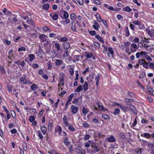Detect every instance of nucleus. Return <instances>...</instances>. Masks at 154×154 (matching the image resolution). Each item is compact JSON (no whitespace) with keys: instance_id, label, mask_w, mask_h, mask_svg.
I'll use <instances>...</instances> for the list:
<instances>
[{"instance_id":"4c0bfd02","label":"nucleus","mask_w":154,"mask_h":154,"mask_svg":"<svg viewBox=\"0 0 154 154\" xmlns=\"http://www.w3.org/2000/svg\"><path fill=\"white\" fill-rule=\"evenodd\" d=\"M54 46L57 51H59L60 50V47L59 44L57 43H55Z\"/></svg>"},{"instance_id":"1a4fd4ad","label":"nucleus","mask_w":154,"mask_h":154,"mask_svg":"<svg viewBox=\"0 0 154 154\" xmlns=\"http://www.w3.org/2000/svg\"><path fill=\"white\" fill-rule=\"evenodd\" d=\"M55 131L56 133L57 132L60 136L61 135L62 131L61 127L60 125H57L55 128Z\"/></svg>"},{"instance_id":"09e8293b","label":"nucleus","mask_w":154,"mask_h":154,"mask_svg":"<svg viewBox=\"0 0 154 154\" xmlns=\"http://www.w3.org/2000/svg\"><path fill=\"white\" fill-rule=\"evenodd\" d=\"M29 121L31 122H32L34 121L35 120V118L33 116H31L29 118Z\"/></svg>"},{"instance_id":"c03bdc74","label":"nucleus","mask_w":154,"mask_h":154,"mask_svg":"<svg viewBox=\"0 0 154 154\" xmlns=\"http://www.w3.org/2000/svg\"><path fill=\"white\" fill-rule=\"evenodd\" d=\"M36 54L38 57H39L40 58L42 57H43L42 54L39 51H38L36 53Z\"/></svg>"},{"instance_id":"603ef678","label":"nucleus","mask_w":154,"mask_h":154,"mask_svg":"<svg viewBox=\"0 0 154 154\" xmlns=\"http://www.w3.org/2000/svg\"><path fill=\"white\" fill-rule=\"evenodd\" d=\"M92 122L95 123H98L99 122L98 118H94L92 121Z\"/></svg>"},{"instance_id":"412c9836","label":"nucleus","mask_w":154,"mask_h":154,"mask_svg":"<svg viewBox=\"0 0 154 154\" xmlns=\"http://www.w3.org/2000/svg\"><path fill=\"white\" fill-rule=\"evenodd\" d=\"M148 35L152 38L154 37V30L153 29H151V30H149L148 32Z\"/></svg>"},{"instance_id":"49530a36","label":"nucleus","mask_w":154,"mask_h":154,"mask_svg":"<svg viewBox=\"0 0 154 154\" xmlns=\"http://www.w3.org/2000/svg\"><path fill=\"white\" fill-rule=\"evenodd\" d=\"M82 90L83 89L82 88V86L81 85H80L76 89L75 91L76 92H79Z\"/></svg>"},{"instance_id":"9b49d317","label":"nucleus","mask_w":154,"mask_h":154,"mask_svg":"<svg viewBox=\"0 0 154 154\" xmlns=\"http://www.w3.org/2000/svg\"><path fill=\"white\" fill-rule=\"evenodd\" d=\"M63 120L64 125L66 127H68L69 125V123L68 122L67 117L66 115H64L63 116Z\"/></svg>"},{"instance_id":"b1692460","label":"nucleus","mask_w":154,"mask_h":154,"mask_svg":"<svg viewBox=\"0 0 154 154\" xmlns=\"http://www.w3.org/2000/svg\"><path fill=\"white\" fill-rule=\"evenodd\" d=\"M49 8V5L48 4H45L42 7V8L45 11H47Z\"/></svg>"},{"instance_id":"e433bc0d","label":"nucleus","mask_w":154,"mask_h":154,"mask_svg":"<svg viewBox=\"0 0 154 154\" xmlns=\"http://www.w3.org/2000/svg\"><path fill=\"white\" fill-rule=\"evenodd\" d=\"M129 96H130L131 97H135V95L132 92H128V95L126 97H129Z\"/></svg>"},{"instance_id":"3c124183","label":"nucleus","mask_w":154,"mask_h":154,"mask_svg":"<svg viewBox=\"0 0 154 154\" xmlns=\"http://www.w3.org/2000/svg\"><path fill=\"white\" fill-rule=\"evenodd\" d=\"M69 56V53L67 51H65L63 54V57H66Z\"/></svg>"},{"instance_id":"2f4dec72","label":"nucleus","mask_w":154,"mask_h":154,"mask_svg":"<svg viewBox=\"0 0 154 154\" xmlns=\"http://www.w3.org/2000/svg\"><path fill=\"white\" fill-rule=\"evenodd\" d=\"M80 56L75 55L74 56V60H73V62H75L79 61L80 60Z\"/></svg>"},{"instance_id":"774afa93","label":"nucleus","mask_w":154,"mask_h":154,"mask_svg":"<svg viewBox=\"0 0 154 154\" xmlns=\"http://www.w3.org/2000/svg\"><path fill=\"white\" fill-rule=\"evenodd\" d=\"M26 22L27 23L32 25L33 23V21L32 20H26Z\"/></svg>"},{"instance_id":"dca6fc26","label":"nucleus","mask_w":154,"mask_h":154,"mask_svg":"<svg viewBox=\"0 0 154 154\" xmlns=\"http://www.w3.org/2000/svg\"><path fill=\"white\" fill-rule=\"evenodd\" d=\"M55 64L56 66H60L63 64V61L61 60L56 59Z\"/></svg>"},{"instance_id":"13d9d810","label":"nucleus","mask_w":154,"mask_h":154,"mask_svg":"<svg viewBox=\"0 0 154 154\" xmlns=\"http://www.w3.org/2000/svg\"><path fill=\"white\" fill-rule=\"evenodd\" d=\"M71 29L74 32H76L77 30L75 28V24L72 26Z\"/></svg>"},{"instance_id":"58836bf2","label":"nucleus","mask_w":154,"mask_h":154,"mask_svg":"<svg viewBox=\"0 0 154 154\" xmlns=\"http://www.w3.org/2000/svg\"><path fill=\"white\" fill-rule=\"evenodd\" d=\"M8 89V91L9 93H12V85H10L8 86H7Z\"/></svg>"},{"instance_id":"7c9ffc66","label":"nucleus","mask_w":154,"mask_h":154,"mask_svg":"<svg viewBox=\"0 0 154 154\" xmlns=\"http://www.w3.org/2000/svg\"><path fill=\"white\" fill-rule=\"evenodd\" d=\"M68 127L69 130L73 132L75 130V129L71 124L69 125Z\"/></svg>"},{"instance_id":"a19ab883","label":"nucleus","mask_w":154,"mask_h":154,"mask_svg":"<svg viewBox=\"0 0 154 154\" xmlns=\"http://www.w3.org/2000/svg\"><path fill=\"white\" fill-rule=\"evenodd\" d=\"M141 136L148 138H149L150 137V134L148 133H145L143 134H141Z\"/></svg>"},{"instance_id":"4468645a","label":"nucleus","mask_w":154,"mask_h":154,"mask_svg":"<svg viewBox=\"0 0 154 154\" xmlns=\"http://www.w3.org/2000/svg\"><path fill=\"white\" fill-rule=\"evenodd\" d=\"M50 16L54 20H57L58 17V15L54 13L50 14Z\"/></svg>"},{"instance_id":"bf43d9fd","label":"nucleus","mask_w":154,"mask_h":154,"mask_svg":"<svg viewBox=\"0 0 154 154\" xmlns=\"http://www.w3.org/2000/svg\"><path fill=\"white\" fill-rule=\"evenodd\" d=\"M82 112L84 114L86 115L88 113V111L86 108H83L82 109Z\"/></svg>"},{"instance_id":"864d4df0","label":"nucleus","mask_w":154,"mask_h":154,"mask_svg":"<svg viewBox=\"0 0 154 154\" xmlns=\"http://www.w3.org/2000/svg\"><path fill=\"white\" fill-rule=\"evenodd\" d=\"M133 100L131 98L128 97H126V102H131L133 101Z\"/></svg>"},{"instance_id":"6e6552de","label":"nucleus","mask_w":154,"mask_h":154,"mask_svg":"<svg viewBox=\"0 0 154 154\" xmlns=\"http://www.w3.org/2000/svg\"><path fill=\"white\" fill-rule=\"evenodd\" d=\"M14 63L17 65H20L22 67L26 65V63L21 59L18 60L15 62Z\"/></svg>"},{"instance_id":"4be33fe9","label":"nucleus","mask_w":154,"mask_h":154,"mask_svg":"<svg viewBox=\"0 0 154 154\" xmlns=\"http://www.w3.org/2000/svg\"><path fill=\"white\" fill-rule=\"evenodd\" d=\"M27 57H29V61L30 62H32L35 58V56L33 54H29Z\"/></svg>"},{"instance_id":"c756f323","label":"nucleus","mask_w":154,"mask_h":154,"mask_svg":"<svg viewBox=\"0 0 154 154\" xmlns=\"http://www.w3.org/2000/svg\"><path fill=\"white\" fill-rule=\"evenodd\" d=\"M100 76L99 74H98L97 75L95 76V80L96 81V85L97 86H98L99 84V78Z\"/></svg>"},{"instance_id":"5fc2aeb1","label":"nucleus","mask_w":154,"mask_h":154,"mask_svg":"<svg viewBox=\"0 0 154 154\" xmlns=\"http://www.w3.org/2000/svg\"><path fill=\"white\" fill-rule=\"evenodd\" d=\"M26 51V48L24 47H20V48H19L18 49V52H20V51Z\"/></svg>"},{"instance_id":"72a5a7b5","label":"nucleus","mask_w":154,"mask_h":154,"mask_svg":"<svg viewBox=\"0 0 154 154\" xmlns=\"http://www.w3.org/2000/svg\"><path fill=\"white\" fill-rule=\"evenodd\" d=\"M47 64L48 66V69H51L52 67V62L51 61H49L48 62H47Z\"/></svg>"},{"instance_id":"9d476101","label":"nucleus","mask_w":154,"mask_h":154,"mask_svg":"<svg viewBox=\"0 0 154 154\" xmlns=\"http://www.w3.org/2000/svg\"><path fill=\"white\" fill-rule=\"evenodd\" d=\"M77 154H85L84 150L80 146H78L76 149Z\"/></svg>"},{"instance_id":"2eb2a0df","label":"nucleus","mask_w":154,"mask_h":154,"mask_svg":"<svg viewBox=\"0 0 154 154\" xmlns=\"http://www.w3.org/2000/svg\"><path fill=\"white\" fill-rule=\"evenodd\" d=\"M62 45L64 49H68L70 47V43L67 42H65L62 43Z\"/></svg>"},{"instance_id":"4d7b16f0","label":"nucleus","mask_w":154,"mask_h":154,"mask_svg":"<svg viewBox=\"0 0 154 154\" xmlns=\"http://www.w3.org/2000/svg\"><path fill=\"white\" fill-rule=\"evenodd\" d=\"M74 95V94L73 93L71 94L70 96H69V98L68 99V101L70 102L72 100V98L73 97Z\"/></svg>"},{"instance_id":"bb28decb","label":"nucleus","mask_w":154,"mask_h":154,"mask_svg":"<svg viewBox=\"0 0 154 154\" xmlns=\"http://www.w3.org/2000/svg\"><path fill=\"white\" fill-rule=\"evenodd\" d=\"M95 16L96 17L97 20L99 22H100L102 20L100 16L99 13L96 14L95 15Z\"/></svg>"},{"instance_id":"473e14b6","label":"nucleus","mask_w":154,"mask_h":154,"mask_svg":"<svg viewBox=\"0 0 154 154\" xmlns=\"http://www.w3.org/2000/svg\"><path fill=\"white\" fill-rule=\"evenodd\" d=\"M5 70L4 69L3 66L0 65V73L4 74L5 73Z\"/></svg>"},{"instance_id":"5701e85b","label":"nucleus","mask_w":154,"mask_h":154,"mask_svg":"<svg viewBox=\"0 0 154 154\" xmlns=\"http://www.w3.org/2000/svg\"><path fill=\"white\" fill-rule=\"evenodd\" d=\"M114 106L117 105L121 109L123 110V111H125V108L124 107H123L121 104H119L117 102H114L113 103Z\"/></svg>"},{"instance_id":"6ab92c4d","label":"nucleus","mask_w":154,"mask_h":154,"mask_svg":"<svg viewBox=\"0 0 154 154\" xmlns=\"http://www.w3.org/2000/svg\"><path fill=\"white\" fill-rule=\"evenodd\" d=\"M41 130L43 134H45L47 131V128L44 125L42 126L41 127Z\"/></svg>"},{"instance_id":"20e7f679","label":"nucleus","mask_w":154,"mask_h":154,"mask_svg":"<svg viewBox=\"0 0 154 154\" xmlns=\"http://www.w3.org/2000/svg\"><path fill=\"white\" fill-rule=\"evenodd\" d=\"M57 38L60 42H65L68 40V36L66 35L63 37L58 36L57 37Z\"/></svg>"},{"instance_id":"39448f33","label":"nucleus","mask_w":154,"mask_h":154,"mask_svg":"<svg viewBox=\"0 0 154 154\" xmlns=\"http://www.w3.org/2000/svg\"><path fill=\"white\" fill-rule=\"evenodd\" d=\"M92 150H91V152L92 153H95L100 150L99 149L95 144H92L91 145Z\"/></svg>"},{"instance_id":"6e6d98bb","label":"nucleus","mask_w":154,"mask_h":154,"mask_svg":"<svg viewBox=\"0 0 154 154\" xmlns=\"http://www.w3.org/2000/svg\"><path fill=\"white\" fill-rule=\"evenodd\" d=\"M140 21H139V20H137L132 21V23H134V24L137 25L138 26V25L139 24V23H140Z\"/></svg>"},{"instance_id":"0eeeda50","label":"nucleus","mask_w":154,"mask_h":154,"mask_svg":"<svg viewBox=\"0 0 154 154\" xmlns=\"http://www.w3.org/2000/svg\"><path fill=\"white\" fill-rule=\"evenodd\" d=\"M71 109L72 112L73 114L76 113L79 110V107L75 106L74 105H72L71 106Z\"/></svg>"},{"instance_id":"680f3d73","label":"nucleus","mask_w":154,"mask_h":154,"mask_svg":"<svg viewBox=\"0 0 154 154\" xmlns=\"http://www.w3.org/2000/svg\"><path fill=\"white\" fill-rule=\"evenodd\" d=\"M69 152L72 153L74 151V150L73 149V146L72 145H71L69 148Z\"/></svg>"},{"instance_id":"8fccbe9b","label":"nucleus","mask_w":154,"mask_h":154,"mask_svg":"<svg viewBox=\"0 0 154 154\" xmlns=\"http://www.w3.org/2000/svg\"><path fill=\"white\" fill-rule=\"evenodd\" d=\"M120 112V110L118 108H116V109L114 112V115H117Z\"/></svg>"},{"instance_id":"e2e57ef3","label":"nucleus","mask_w":154,"mask_h":154,"mask_svg":"<svg viewBox=\"0 0 154 154\" xmlns=\"http://www.w3.org/2000/svg\"><path fill=\"white\" fill-rule=\"evenodd\" d=\"M53 125V124L52 122H50L49 123L48 128L49 130H51L52 128V127Z\"/></svg>"},{"instance_id":"cd10ccee","label":"nucleus","mask_w":154,"mask_h":154,"mask_svg":"<svg viewBox=\"0 0 154 154\" xmlns=\"http://www.w3.org/2000/svg\"><path fill=\"white\" fill-rule=\"evenodd\" d=\"M88 84L87 82H85L83 86V88L82 89L84 90V91H87L88 89Z\"/></svg>"},{"instance_id":"7ed1b4c3","label":"nucleus","mask_w":154,"mask_h":154,"mask_svg":"<svg viewBox=\"0 0 154 154\" xmlns=\"http://www.w3.org/2000/svg\"><path fill=\"white\" fill-rule=\"evenodd\" d=\"M86 57L87 58L88 60L90 61L91 60V58H92L93 60L95 59V58L93 55L92 53H90L88 52H85V53Z\"/></svg>"},{"instance_id":"393cba45","label":"nucleus","mask_w":154,"mask_h":154,"mask_svg":"<svg viewBox=\"0 0 154 154\" xmlns=\"http://www.w3.org/2000/svg\"><path fill=\"white\" fill-rule=\"evenodd\" d=\"M148 92L150 94H152L153 92V89L149 86H147Z\"/></svg>"},{"instance_id":"c85d7f7f","label":"nucleus","mask_w":154,"mask_h":154,"mask_svg":"<svg viewBox=\"0 0 154 154\" xmlns=\"http://www.w3.org/2000/svg\"><path fill=\"white\" fill-rule=\"evenodd\" d=\"M63 18L62 17V19L67 18L69 16V14L68 12L65 11H63Z\"/></svg>"},{"instance_id":"79ce46f5","label":"nucleus","mask_w":154,"mask_h":154,"mask_svg":"<svg viewBox=\"0 0 154 154\" xmlns=\"http://www.w3.org/2000/svg\"><path fill=\"white\" fill-rule=\"evenodd\" d=\"M91 141H88V142H86L85 144V147H89L91 144Z\"/></svg>"},{"instance_id":"a211bd4d","label":"nucleus","mask_w":154,"mask_h":154,"mask_svg":"<svg viewBox=\"0 0 154 154\" xmlns=\"http://www.w3.org/2000/svg\"><path fill=\"white\" fill-rule=\"evenodd\" d=\"M108 141L109 142H114L116 141L115 138L113 136H111L110 137H106V138Z\"/></svg>"},{"instance_id":"f3484780","label":"nucleus","mask_w":154,"mask_h":154,"mask_svg":"<svg viewBox=\"0 0 154 154\" xmlns=\"http://www.w3.org/2000/svg\"><path fill=\"white\" fill-rule=\"evenodd\" d=\"M39 38L42 41L44 42L46 41L47 36L44 34H40L39 36Z\"/></svg>"},{"instance_id":"423d86ee","label":"nucleus","mask_w":154,"mask_h":154,"mask_svg":"<svg viewBox=\"0 0 154 154\" xmlns=\"http://www.w3.org/2000/svg\"><path fill=\"white\" fill-rule=\"evenodd\" d=\"M20 81L21 83L23 85L27 84L28 81L26 78V76L23 75L20 78Z\"/></svg>"},{"instance_id":"ddd939ff","label":"nucleus","mask_w":154,"mask_h":154,"mask_svg":"<svg viewBox=\"0 0 154 154\" xmlns=\"http://www.w3.org/2000/svg\"><path fill=\"white\" fill-rule=\"evenodd\" d=\"M94 24L92 25V27L95 29L97 30H98L99 29L100 27L99 23L96 21H94Z\"/></svg>"},{"instance_id":"37998d69","label":"nucleus","mask_w":154,"mask_h":154,"mask_svg":"<svg viewBox=\"0 0 154 154\" xmlns=\"http://www.w3.org/2000/svg\"><path fill=\"white\" fill-rule=\"evenodd\" d=\"M139 28L140 29H144V25L143 24L141 23V22L139 23V24L138 25Z\"/></svg>"},{"instance_id":"c9c22d12","label":"nucleus","mask_w":154,"mask_h":154,"mask_svg":"<svg viewBox=\"0 0 154 154\" xmlns=\"http://www.w3.org/2000/svg\"><path fill=\"white\" fill-rule=\"evenodd\" d=\"M30 88L32 90L34 91L38 88V87L36 84H33L30 86Z\"/></svg>"},{"instance_id":"0e129e2a","label":"nucleus","mask_w":154,"mask_h":154,"mask_svg":"<svg viewBox=\"0 0 154 154\" xmlns=\"http://www.w3.org/2000/svg\"><path fill=\"white\" fill-rule=\"evenodd\" d=\"M90 137V135L88 134H86L84 137V139L85 140H88L89 139Z\"/></svg>"},{"instance_id":"f704fd0d","label":"nucleus","mask_w":154,"mask_h":154,"mask_svg":"<svg viewBox=\"0 0 154 154\" xmlns=\"http://www.w3.org/2000/svg\"><path fill=\"white\" fill-rule=\"evenodd\" d=\"M136 82L139 87H140L143 90H144V87L140 82L139 81H136Z\"/></svg>"},{"instance_id":"de8ad7c7","label":"nucleus","mask_w":154,"mask_h":154,"mask_svg":"<svg viewBox=\"0 0 154 154\" xmlns=\"http://www.w3.org/2000/svg\"><path fill=\"white\" fill-rule=\"evenodd\" d=\"M11 57L14 60H16L18 58V56L15 54L14 53V54H12V55H11Z\"/></svg>"},{"instance_id":"69168bd1","label":"nucleus","mask_w":154,"mask_h":154,"mask_svg":"<svg viewBox=\"0 0 154 154\" xmlns=\"http://www.w3.org/2000/svg\"><path fill=\"white\" fill-rule=\"evenodd\" d=\"M150 68L154 69V63H151L149 65Z\"/></svg>"},{"instance_id":"338daca9","label":"nucleus","mask_w":154,"mask_h":154,"mask_svg":"<svg viewBox=\"0 0 154 154\" xmlns=\"http://www.w3.org/2000/svg\"><path fill=\"white\" fill-rule=\"evenodd\" d=\"M56 36V34L54 33H51L49 35V36L50 38L55 37Z\"/></svg>"},{"instance_id":"a18cd8bd","label":"nucleus","mask_w":154,"mask_h":154,"mask_svg":"<svg viewBox=\"0 0 154 154\" xmlns=\"http://www.w3.org/2000/svg\"><path fill=\"white\" fill-rule=\"evenodd\" d=\"M143 151V149L142 148H140V149H137L136 151L138 154H141Z\"/></svg>"},{"instance_id":"aec40b11","label":"nucleus","mask_w":154,"mask_h":154,"mask_svg":"<svg viewBox=\"0 0 154 154\" xmlns=\"http://www.w3.org/2000/svg\"><path fill=\"white\" fill-rule=\"evenodd\" d=\"M64 143L66 146H68L70 144V142L69 141V139L67 137H65L63 140Z\"/></svg>"},{"instance_id":"052dcab7","label":"nucleus","mask_w":154,"mask_h":154,"mask_svg":"<svg viewBox=\"0 0 154 154\" xmlns=\"http://www.w3.org/2000/svg\"><path fill=\"white\" fill-rule=\"evenodd\" d=\"M96 134L97 136L99 138H102L103 137V135L101 132H98L97 134Z\"/></svg>"},{"instance_id":"a878e982","label":"nucleus","mask_w":154,"mask_h":154,"mask_svg":"<svg viewBox=\"0 0 154 154\" xmlns=\"http://www.w3.org/2000/svg\"><path fill=\"white\" fill-rule=\"evenodd\" d=\"M95 37L100 42L102 43H104V41L100 36L98 35H95Z\"/></svg>"},{"instance_id":"ea45409f","label":"nucleus","mask_w":154,"mask_h":154,"mask_svg":"<svg viewBox=\"0 0 154 154\" xmlns=\"http://www.w3.org/2000/svg\"><path fill=\"white\" fill-rule=\"evenodd\" d=\"M70 18L71 20H75L76 18V16L74 13H72L70 15Z\"/></svg>"},{"instance_id":"f257e3e1","label":"nucleus","mask_w":154,"mask_h":154,"mask_svg":"<svg viewBox=\"0 0 154 154\" xmlns=\"http://www.w3.org/2000/svg\"><path fill=\"white\" fill-rule=\"evenodd\" d=\"M128 110L131 111L134 114H137V110L134 107L130 104H126V110Z\"/></svg>"},{"instance_id":"f8f14e48","label":"nucleus","mask_w":154,"mask_h":154,"mask_svg":"<svg viewBox=\"0 0 154 154\" xmlns=\"http://www.w3.org/2000/svg\"><path fill=\"white\" fill-rule=\"evenodd\" d=\"M137 48V45L136 44L134 43L131 44L130 46L131 51L132 52H134L136 51Z\"/></svg>"},{"instance_id":"f03ea898","label":"nucleus","mask_w":154,"mask_h":154,"mask_svg":"<svg viewBox=\"0 0 154 154\" xmlns=\"http://www.w3.org/2000/svg\"><path fill=\"white\" fill-rule=\"evenodd\" d=\"M96 104L97 106L98 107H97L95 105H94V108L96 110H97L98 109L99 110H101L102 111H105L107 110L105 108L104 106L102 105H100V103L98 101L96 102Z\"/></svg>"}]
</instances>
